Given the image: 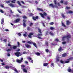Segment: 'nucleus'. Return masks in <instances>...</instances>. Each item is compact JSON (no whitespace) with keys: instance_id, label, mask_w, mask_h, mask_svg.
Here are the masks:
<instances>
[{"instance_id":"nucleus-15","label":"nucleus","mask_w":73,"mask_h":73,"mask_svg":"<svg viewBox=\"0 0 73 73\" xmlns=\"http://www.w3.org/2000/svg\"><path fill=\"white\" fill-rule=\"evenodd\" d=\"M66 56V53H65L64 54H63L62 55V56L63 57H65Z\"/></svg>"},{"instance_id":"nucleus-3","label":"nucleus","mask_w":73,"mask_h":73,"mask_svg":"<svg viewBox=\"0 0 73 73\" xmlns=\"http://www.w3.org/2000/svg\"><path fill=\"white\" fill-rule=\"evenodd\" d=\"M49 7H51V8H53L55 7L56 8H58V6L57 5H55V6L53 5V4H51L49 5Z\"/></svg>"},{"instance_id":"nucleus-30","label":"nucleus","mask_w":73,"mask_h":73,"mask_svg":"<svg viewBox=\"0 0 73 73\" xmlns=\"http://www.w3.org/2000/svg\"><path fill=\"white\" fill-rule=\"evenodd\" d=\"M17 35L19 36H21V33H17Z\"/></svg>"},{"instance_id":"nucleus-33","label":"nucleus","mask_w":73,"mask_h":73,"mask_svg":"<svg viewBox=\"0 0 73 73\" xmlns=\"http://www.w3.org/2000/svg\"><path fill=\"white\" fill-rule=\"evenodd\" d=\"M17 3L20 5V6H21V4L20 3V2L19 1H17Z\"/></svg>"},{"instance_id":"nucleus-63","label":"nucleus","mask_w":73,"mask_h":73,"mask_svg":"<svg viewBox=\"0 0 73 73\" xmlns=\"http://www.w3.org/2000/svg\"><path fill=\"white\" fill-rule=\"evenodd\" d=\"M49 33V32L48 31H47L46 32V35H48V33Z\"/></svg>"},{"instance_id":"nucleus-18","label":"nucleus","mask_w":73,"mask_h":73,"mask_svg":"<svg viewBox=\"0 0 73 73\" xmlns=\"http://www.w3.org/2000/svg\"><path fill=\"white\" fill-rule=\"evenodd\" d=\"M66 38L65 36H63L62 38V41H65V39Z\"/></svg>"},{"instance_id":"nucleus-24","label":"nucleus","mask_w":73,"mask_h":73,"mask_svg":"<svg viewBox=\"0 0 73 73\" xmlns=\"http://www.w3.org/2000/svg\"><path fill=\"white\" fill-rule=\"evenodd\" d=\"M27 31H30L31 29V28L30 27H28L27 29Z\"/></svg>"},{"instance_id":"nucleus-41","label":"nucleus","mask_w":73,"mask_h":73,"mask_svg":"<svg viewBox=\"0 0 73 73\" xmlns=\"http://www.w3.org/2000/svg\"><path fill=\"white\" fill-rule=\"evenodd\" d=\"M54 29V28L51 27H50V30H53V29Z\"/></svg>"},{"instance_id":"nucleus-64","label":"nucleus","mask_w":73,"mask_h":73,"mask_svg":"<svg viewBox=\"0 0 73 73\" xmlns=\"http://www.w3.org/2000/svg\"><path fill=\"white\" fill-rule=\"evenodd\" d=\"M21 67H23V68H25V65H22L21 66Z\"/></svg>"},{"instance_id":"nucleus-46","label":"nucleus","mask_w":73,"mask_h":73,"mask_svg":"<svg viewBox=\"0 0 73 73\" xmlns=\"http://www.w3.org/2000/svg\"><path fill=\"white\" fill-rule=\"evenodd\" d=\"M60 62L61 64H64V62L62 60H60Z\"/></svg>"},{"instance_id":"nucleus-26","label":"nucleus","mask_w":73,"mask_h":73,"mask_svg":"<svg viewBox=\"0 0 73 73\" xmlns=\"http://www.w3.org/2000/svg\"><path fill=\"white\" fill-rule=\"evenodd\" d=\"M27 44H33V42L30 41H28L27 42Z\"/></svg>"},{"instance_id":"nucleus-19","label":"nucleus","mask_w":73,"mask_h":73,"mask_svg":"<svg viewBox=\"0 0 73 73\" xmlns=\"http://www.w3.org/2000/svg\"><path fill=\"white\" fill-rule=\"evenodd\" d=\"M73 57H71L68 59L67 60L68 61H70V60H73Z\"/></svg>"},{"instance_id":"nucleus-43","label":"nucleus","mask_w":73,"mask_h":73,"mask_svg":"<svg viewBox=\"0 0 73 73\" xmlns=\"http://www.w3.org/2000/svg\"><path fill=\"white\" fill-rule=\"evenodd\" d=\"M62 27H66V26H65V25L64 24V23H62Z\"/></svg>"},{"instance_id":"nucleus-8","label":"nucleus","mask_w":73,"mask_h":73,"mask_svg":"<svg viewBox=\"0 0 73 73\" xmlns=\"http://www.w3.org/2000/svg\"><path fill=\"white\" fill-rule=\"evenodd\" d=\"M71 24V22L69 21H66V25H69L70 24Z\"/></svg>"},{"instance_id":"nucleus-54","label":"nucleus","mask_w":73,"mask_h":73,"mask_svg":"<svg viewBox=\"0 0 73 73\" xmlns=\"http://www.w3.org/2000/svg\"><path fill=\"white\" fill-rule=\"evenodd\" d=\"M69 13H73V12L71 11L68 12Z\"/></svg>"},{"instance_id":"nucleus-17","label":"nucleus","mask_w":73,"mask_h":73,"mask_svg":"<svg viewBox=\"0 0 73 73\" xmlns=\"http://www.w3.org/2000/svg\"><path fill=\"white\" fill-rule=\"evenodd\" d=\"M23 71L25 73H27V72H28L27 70L25 68H24L23 69Z\"/></svg>"},{"instance_id":"nucleus-14","label":"nucleus","mask_w":73,"mask_h":73,"mask_svg":"<svg viewBox=\"0 0 73 73\" xmlns=\"http://www.w3.org/2000/svg\"><path fill=\"white\" fill-rule=\"evenodd\" d=\"M1 24H3L4 23V18H3L1 20Z\"/></svg>"},{"instance_id":"nucleus-36","label":"nucleus","mask_w":73,"mask_h":73,"mask_svg":"<svg viewBox=\"0 0 73 73\" xmlns=\"http://www.w3.org/2000/svg\"><path fill=\"white\" fill-rule=\"evenodd\" d=\"M29 16H30L31 17V16H33V13H30Z\"/></svg>"},{"instance_id":"nucleus-61","label":"nucleus","mask_w":73,"mask_h":73,"mask_svg":"<svg viewBox=\"0 0 73 73\" xmlns=\"http://www.w3.org/2000/svg\"><path fill=\"white\" fill-rule=\"evenodd\" d=\"M42 24L43 25V27H45V24H44V22H42Z\"/></svg>"},{"instance_id":"nucleus-10","label":"nucleus","mask_w":73,"mask_h":73,"mask_svg":"<svg viewBox=\"0 0 73 73\" xmlns=\"http://www.w3.org/2000/svg\"><path fill=\"white\" fill-rule=\"evenodd\" d=\"M10 67H11V66H5V68L7 69H9Z\"/></svg>"},{"instance_id":"nucleus-52","label":"nucleus","mask_w":73,"mask_h":73,"mask_svg":"<svg viewBox=\"0 0 73 73\" xmlns=\"http://www.w3.org/2000/svg\"><path fill=\"white\" fill-rule=\"evenodd\" d=\"M64 4L65 5H67L68 4V2L67 1L65 2Z\"/></svg>"},{"instance_id":"nucleus-58","label":"nucleus","mask_w":73,"mask_h":73,"mask_svg":"<svg viewBox=\"0 0 73 73\" xmlns=\"http://www.w3.org/2000/svg\"><path fill=\"white\" fill-rule=\"evenodd\" d=\"M54 41H58L59 40H58V38H56V39H55Z\"/></svg>"},{"instance_id":"nucleus-5","label":"nucleus","mask_w":73,"mask_h":73,"mask_svg":"<svg viewBox=\"0 0 73 73\" xmlns=\"http://www.w3.org/2000/svg\"><path fill=\"white\" fill-rule=\"evenodd\" d=\"M32 35H33V33H30L28 35V37L29 38H31L32 37Z\"/></svg>"},{"instance_id":"nucleus-49","label":"nucleus","mask_w":73,"mask_h":73,"mask_svg":"<svg viewBox=\"0 0 73 73\" xmlns=\"http://www.w3.org/2000/svg\"><path fill=\"white\" fill-rule=\"evenodd\" d=\"M62 44H63V45H64V44H66V42H62Z\"/></svg>"},{"instance_id":"nucleus-47","label":"nucleus","mask_w":73,"mask_h":73,"mask_svg":"<svg viewBox=\"0 0 73 73\" xmlns=\"http://www.w3.org/2000/svg\"><path fill=\"white\" fill-rule=\"evenodd\" d=\"M45 51L46 53H48V52H49V50H48V49H46Z\"/></svg>"},{"instance_id":"nucleus-9","label":"nucleus","mask_w":73,"mask_h":73,"mask_svg":"<svg viewBox=\"0 0 73 73\" xmlns=\"http://www.w3.org/2000/svg\"><path fill=\"white\" fill-rule=\"evenodd\" d=\"M28 35V33L27 32H25V34H23V36H24V37H27V35Z\"/></svg>"},{"instance_id":"nucleus-25","label":"nucleus","mask_w":73,"mask_h":73,"mask_svg":"<svg viewBox=\"0 0 73 73\" xmlns=\"http://www.w3.org/2000/svg\"><path fill=\"white\" fill-rule=\"evenodd\" d=\"M9 5L10 6H11V7H14V5H13V4H12L11 3H10Z\"/></svg>"},{"instance_id":"nucleus-51","label":"nucleus","mask_w":73,"mask_h":73,"mask_svg":"<svg viewBox=\"0 0 73 73\" xmlns=\"http://www.w3.org/2000/svg\"><path fill=\"white\" fill-rule=\"evenodd\" d=\"M21 61V62H22L23 61V58H21V60H20Z\"/></svg>"},{"instance_id":"nucleus-40","label":"nucleus","mask_w":73,"mask_h":73,"mask_svg":"<svg viewBox=\"0 0 73 73\" xmlns=\"http://www.w3.org/2000/svg\"><path fill=\"white\" fill-rule=\"evenodd\" d=\"M17 62H19V63H21V62H21V61L20 60H17Z\"/></svg>"},{"instance_id":"nucleus-31","label":"nucleus","mask_w":73,"mask_h":73,"mask_svg":"<svg viewBox=\"0 0 73 73\" xmlns=\"http://www.w3.org/2000/svg\"><path fill=\"white\" fill-rule=\"evenodd\" d=\"M60 61V59H59V58H56V62H58Z\"/></svg>"},{"instance_id":"nucleus-38","label":"nucleus","mask_w":73,"mask_h":73,"mask_svg":"<svg viewBox=\"0 0 73 73\" xmlns=\"http://www.w3.org/2000/svg\"><path fill=\"white\" fill-rule=\"evenodd\" d=\"M45 44L47 46H48V42L47 41H46L45 42Z\"/></svg>"},{"instance_id":"nucleus-29","label":"nucleus","mask_w":73,"mask_h":73,"mask_svg":"<svg viewBox=\"0 0 73 73\" xmlns=\"http://www.w3.org/2000/svg\"><path fill=\"white\" fill-rule=\"evenodd\" d=\"M37 55V56H40V53L39 52H36L35 53Z\"/></svg>"},{"instance_id":"nucleus-45","label":"nucleus","mask_w":73,"mask_h":73,"mask_svg":"<svg viewBox=\"0 0 73 73\" xmlns=\"http://www.w3.org/2000/svg\"><path fill=\"white\" fill-rule=\"evenodd\" d=\"M30 27H32V25H33V23H30Z\"/></svg>"},{"instance_id":"nucleus-35","label":"nucleus","mask_w":73,"mask_h":73,"mask_svg":"<svg viewBox=\"0 0 73 73\" xmlns=\"http://www.w3.org/2000/svg\"><path fill=\"white\" fill-rule=\"evenodd\" d=\"M17 45L18 46H17V47H20V42H17Z\"/></svg>"},{"instance_id":"nucleus-7","label":"nucleus","mask_w":73,"mask_h":73,"mask_svg":"<svg viewBox=\"0 0 73 73\" xmlns=\"http://www.w3.org/2000/svg\"><path fill=\"white\" fill-rule=\"evenodd\" d=\"M20 19H17L15 20L14 21V23H17L20 21Z\"/></svg>"},{"instance_id":"nucleus-57","label":"nucleus","mask_w":73,"mask_h":73,"mask_svg":"<svg viewBox=\"0 0 73 73\" xmlns=\"http://www.w3.org/2000/svg\"><path fill=\"white\" fill-rule=\"evenodd\" d=\"M28 59H29V61H31V60H32V58L31 57L28 58Z\"/></svg>"},{"instance_id":"nucleus-20","label":"nucleus","mask_w":73,"mask_h":73,"mask_svg":"<svg viewBox=\"0 0 73 73\" xmlns=\"http://www.w3.org/2000/svg\"><path fill=\"white\" fill-rule=\"evenodd\" d=\"M38 32L40 33H42V32H41V30H40V29H39V28H38Z\"/></svg>"},{"instance_id":"nucleus-59","label":"nucleus","mask_w":73,"mask_h":73,"mask_svg":"<svg viewBox=\"0 0 73 73\" xmlns=\"http://www.w3.org/2000/svg\"><path fill=\"white\" fill-rule=\"evenodd\" d=\"M7 56H9V57L10 56V54H9V52L7 53Z\"/></svg>"},{"instance_id":"nucleus-4","label":"nucleus","mask_w":73,"mask_h":73,"mask_svg":"<svg viewBox=\"0 0 73 73\" xmlns=\"http://www.w3.org/2000/svg\"><path fill=\"white\" fill-rule=\"evenodd\" d=\"M66 38L68 39V40H69V38H71V35L69 34H68L66 35V36H65Z\"/></svg>"},{"instance_id":"nucleus-27","label":"nucleus","mask_w":73,"mask_h":73,"mask_svg":"<svg viewBox=\"0 0 73 73\" xmlns=\"http://www.w3.org/2000/svg\"><path fill=\"white\" fill-rule=\"evenodd\" d=\"M61 16H62L63 18H65V16L64 15V14L63 13L61 14Z\"/></svg>"},{"instance_id":"nucleus-50","label":"nucleus","mask_w":73,"mask_h":73,"mask_svg":"<svg viewBox=\"0 0 73 73\" xmlns=\"http://www.w3.org/2000/svg\"><path fill=\"white\" fill-rule=\"evenodd\" d=\"M0 12H1V13H4V11H3V10L2 9H0Z\"/></svg>"},{"instance_id":"nucleus-42","label":"nucleus","mask_w":73,"mask_h":73,"mask_svg":"<svg viewBox=\"0 0 73 73\" xmlns=\"http://www.w3.org/2000/svg\"><path fill=\"white\" fill-rule=\"evenodd\" d=\"M12 50L11 49H8V50H6L7 52H10L11 50Z\"/></svg>"},{"instance_id":"nucleus-34","label":"nucleus","mask_w":73,"mask_h":73,"mask_svg":"<svg viewBox=\"0 0 73 73\" xmlns=\"http://www.w3.org/2000/svg\"><path fill=\"white\" fill-rule=\"evenodd\" d=\"M49 34L50 35H54V34L53 33H52L51 32H50L49 33Z\"/></svg>"},{"instance_id":"nucleus-6","label":"nucleus","mask_w":73,"mask_h":73,"mask_svg":"<svg viewBox=\"0 0 73 73\" xmlns=\"http://www.w3.org/2000/svg\"><path fill=\"white\" fill-rule=\"evenodd\" d=\"M32 19L33 20L36 21V19H38V17L36 16L35 17L34 16H33L32 17Z\"/></svg>"},{"instance_id":"nucleus-22","label":"nucleus","mask_w":73,"mask_h":73,"mask_svg":"<svg viewBox=\"0 0 73 73\" xmlns=\"http://www.w3.org/2000/svg\"><path fill=\"white\" fill-rule=\"evenodd\" d=\"M33 44L34 45V46H35V47H36V48H37V44H36V43H33Z\"/></svg>"},{"instance_id":"nucleus-23","label":"nucleus","mask_w":73,"mask_h":73,"mask_svg":"<svg viewBox=\"0 0 73 73\" xmlns=\"http://www.w3.org/2000/svg\"><path fill=\"white\" fill-rule=\"evenodd\" d=\"M37 10H38V11H42V12H43V11H44V10H43L41 9L37 8Z\"/></svg>"},{"instance_id":"nucleus-11","label":"nucleus","mask_w":73,"mask_h":73,"mask_svg":"<svg viewBox=\"0 0 73 73\" xmlns=\"http://www.w3.org/2000/svg\"><path fill=\"white\" fill-rule=\"evenodd\" d=\"M62 50V47L61 46H60V48L58 49V50L59 52H61V50Z\"/></svg>"},{"instance_id":"nucleus-53","label":"nucleus","mask_w":73,"mask_h":73,"mask_svg":"<svg viewBox=\"0 0 73 73\" xmlns=\"http://www.w3.org/2000/svg\"><path fill=\"white\" fill-rule=\"evenodd\" d=\"M65 63H69V61H65Z\"/></svg>"},{"instance_id":"nucleus-39","label":"nucleus","mask_w":73,"mask_h":73,"mask_svg":"<svg viewBox=\"0 0 73 73\" xmlns=\"http://www.w3.org/2000/svg\"><path fill=\"white\" fill-rule=\"evenodd\" d=\"M23 19H27V17H26V16L24 15L23 17Z\"/></svg>"},{"instance_id":"nucleus-32","label":"nucleus","mask_w":73,"mask_h":73,"mask_svg":"<svg viewBox=\"0 0 73 73\" xmlns=\"http://www.w3.org/2000/svg\"><path fill=\"white\" fill-rule=\"evenodd\" d=\"M17 46H13V49H16L17 48Z\"/></svg>"},{"instance_id":"nucleus-16","label":"nucleus","mask_w":73,"mask_h":73,"mask_svg":"<svg viewBox=\"0 0 73 73\" xmlns=\"http://www.w3.org/2000/svg\"><path fill=\"white\" fill-rule=\"evenodd\" d=\"M10 1L11 0H12V1H11V3H13L14 4H15V1H16V0H9Z\"/></svg>"},{"instance_id":"nucleus-21","label":"nucleus","mask_w":73,"mask_h":73,"mask_svg":"<svg viewBox=\"0 0 73 73\" xmlns=\"http://www.w3.org/2000/svg\"><path fill=\"white\" fill-rule=\"evenodd\" d=\"M68 72H70V73H71V72H72V70L70 68H69L68 70Z\"/></svg>"},{"instance_id":"nucleus-56","label":"nucleus","mask_w":73,"mask_h":73,"mask_svg":"<svg viewBox=\"0 0 73 73\" xmlns=\"http://www.w3.org/2000/svg\"><path fill=\"white\" fill-rule=\"evenodd\" d=\"M38 36H42V34H38Z\"/></svg>"},{"instance_id":"nucleus-2","label":"nucleus","mask_w":73,"mask_h":73,"mask_svg":"<svg viewBox=\"0 0 73 73\" xmlns=\"http://www.w3.org/2000/svg\"><path fill=\"white\" fill-rule=\"evenodd\" d=\"M40 15L43 18H45V17H44V16H47V14L45 12L43 13V14L41 13H40Z\"/></svg>"},{"instance_id":"nucleus-62","label":"nucleus","mask_w":73,"mask_h":73,"mask_svg":"<svg viewBox=\"0 0 73 73\" xmlns=\"http://www.w3.org/2000/svg\"><path fill=\"white\" fill-rule=\"evenodd\" d=\"M60 3L61 4H62V3H64V1L62 0H61V1H60Z\"/></svg>"},{"instance_id":"nucleus-55","label":"nucleus","mask_w":73,"mask_h":73,"mask_svg":"<svg viewBox=\"0 0 73 73\" xmlns=\"http://www.w3.org/2000/svg\"><path fill=\"white\" fill-rule=\"evenodd\" d=\"M38 38H39V39H40V40H41V39H42V38L40 36H38Z\"/></svg>"},{"instance_id":"nucleus-48","label":"nucleus","mask_w":73,"mask_h":73,"mask_svg":"<svg viewBox=\"0 0 73 73\" xmlns=\"http://www.w3.org/2000/svg\"><path fill=\"white\" fill-rule=\"evenodd\" d=\"M6 3H7V4H8V3H11V2H10V1H7L5 2Z\"/></svg>"},{"instance_id":"nucleus-1","label":"nucleus","mask_w":73,"mask_h":73,"mask_svg":"<svg viewBox=\"0 0 73 73\" xmlns=\"http://www.w3.org/2000/svg\"><path fill=\"white\" fill-rule=\"evenodd\" d=\"M14 54L17 56V57H20V56H22V54H21V53L18 52L15 53Z\"/></svg>"},{"instance_id":"nucleus-13","label":"nucleus","mask_w":73,"mask_h":73,"mask_svg":"<svg viewBox=\"0 0 73 73\" xmlns=\"http://www.w3.org/2000/svg\"><path fill=\"white\" fill-rule=\"evenodd\" d=\"M43 65L44 66H47L48 65V63H44L43 64Z\"/></svg>"},{"instance_id":"nucleus-28","label":"nucleus","mask_w":73,"mask_h":73,"mask_svg":"<svg viewBox=\"0 0 73 73\" xmlns=\"http://www.w3.org/2000/svg\"><path fill=\"white\" fill-rule=\"evenodd\" d=\"M23 25L24 27H26V24L25 22H23Z\"/></svg>"},{"instance_id":"nucleus-60","label":"nucleus","mask_w":73,"mask_h":73,"mask_svg":"<svg viewBox=\"0 0 73 73\" xmlns=\"http://www.w3.org/2000/svg\"><path fill=\"white\" fill-rule=\"evenodd\" d=\"M23 22H24V23H26V22H27V20L23 19Z\"/></svg>"},{"instance_id":"nucleus-12","label":"nucleus","mask_w":73,"mask_h":73,"mask_svg":"<svg viewBox=\"0 0 73 73\" xmlns=\"http://www.w3.org/2000/svg\"><path fill=\"white\" fill-rule=\"evenodd\" d=\"M25 46L26 48H29L30 47V45L29 44H25Z\"/></svg>"},{"instance_id":"nucleus-37","label":"nucleus","mask_w":73,"mask_h":73,"mask_svg":"<svg viewBox=\"0 0 73 73\" xmlns=\"http://www.w3.org/2000/svg\"><path fill=\"white\" fill-rule=\"evenodd\" d=\"M49 24L51 25H53V24H54V23L52 22H51L49 23Z\"/></svg>"},{"instance_id":"nucleus-44","label":"nucleus","mask_w":73,"mask_h":73,"mask_svg":"<svg viewBox=\"0 0 73 73\" xmlns=\"http://www.w3.org/2000/svg\"><path fill=\"white\" fill-rule=\"evenodd\" d=\"M56 1H57V0H54V3L56 5L57 4Z\"/></svg>"}]
</instances>
